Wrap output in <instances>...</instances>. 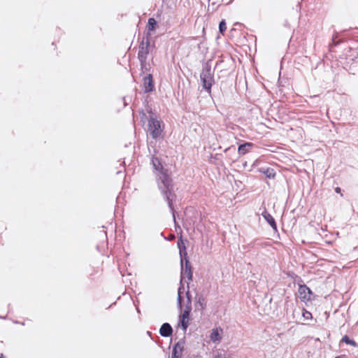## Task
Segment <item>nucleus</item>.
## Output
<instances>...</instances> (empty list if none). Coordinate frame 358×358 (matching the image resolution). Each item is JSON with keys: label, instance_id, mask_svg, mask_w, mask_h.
<instances>
[{"label": "nucleus", "instance_id": "nucleus-4", "mask_svg": "<svg viewBox=\"0 0 358 358\" xmlns=\"http://www.w3.org/2000/svg\"><path fill=\"white\" fill-rule=\"evenodd\" d=\"M151 34H145L138 47V59L140 62L144 63L147 60L148 55L150 51Z\"/></svg>", "mask_w": 358, "mask_h": 358}, {"label": "nucleus", "instance_id": "nucleus-19", "mask_svg": "<svg viewBox=\"0 0 358 358\" xmlns=\"http://www.w3.org/2000/svg\"><path fill=\"white\" fill-rule=\"evenodd\" d=\"M227 29V25H226V22L225 21L223 20H222L220 22V24H219V31L221 34H224V32L226 31Z\"/></svg>", "mask_w": 358, "mask_h": 358}, {"label": "nucleus", "instance_id": "nucleus-15", "mask_svg": "<svg viewBox=\"0 0 358 358\" xmlns=\"http://www.w3.org/2000/svg\"><path fill=\"white\" fill-rule=\"evenodd\" d=\"M262 172L268 178H274L275 176V171L272 168L262 169Z\"/></svg>", "mask_w": 358, "mask_h": 358}, {"label": "nucleus", "instance_id": "nucleus-18", "mask_svg": "<svg viewBox=\"0 0 358 358\" xmlns=\"http://www.w3.org/2000/svg\"><path fill=\"white\" fill-rule=\"evenodd\" d=\"M302 316L305 320H308L312 319V313L305 309H303Z\"/></svg>", "mask_w": 358, "mask_h": 358}, {"label": "nucleus", "instance_id": "nucleus-7", "mask_svg": "<svg viewBox=\"0 0 358 358\" xmlns=\"http://www.w3.org/2000/svg\"><path fill=\"white\" fill-rule=\"evenodd\" d=\"M155 90V84L152 74L149 73L143 78V91L149 93Z\"/></svg>", "mask_w": 358, "mask_h": 358}, {"label": "nucleus", "instance_id": "nucleus-23", "mask_svg": "<svg viewBox=\"0 0 358 358\" xmlns=\"http://www.w3.org/2000/svg\"><path fill=\"white\" fill-rule=\"evenodd\" d=\"M189 311L188 310H185L182 316H180V318H185V319H187L188 317H189Z\"/></svg>", "mask_w": 358, "mask_h": 358}, {"label": "nucleus", "instance_id": "nucleus-16", "mask_svg": "<svg viewBox=\"0 0 358 358\" xmlns=\"http://www.w3.org/2000/svg\"><path fill=\"white\" fill-rule=\"evenodd\" d=\"M343 343L348 344V345H352L355 348H357L358 347V344L352 339H350V337L347 335H345L344 336H343L342 338V340H341Z\"/></svg>", "mask_w": 358, "mask_h": 358}, {"label": "nucleus", "instance_id": "nucleus-21", "mask_svg": "<svg viewBox=\"0 0 358 358\" xmlns=\"http://www.w3.org/2000/svg\"><path fill=\"white\" fill-rule=\"evenodd\" d=\"M141 69L143 73L148 71L147 60H145L144 63L140 62Z\"/></svg>", "mask_w": 358, "mask_h": 358}, {"label": "nucleus", "instance_id": "nucleus-14", "mask_svg": "<svg viewBox=\"0 0 358 358\" xmlns=\"http://www.w3.org/2000/svg\"><path fill=\"white\" fill-rule=\"evenodd\" d=\"M157 26V21L153 18L150 17L148 19V24L146 26V33L145 34H150L151 31H154Z\"/></svg>", "mask_w": 358, "mask_h": 358}, {"label": "nucleus", "instance_id": "nucleus-34", "mask_svg": "<svg viewBox=\"0 0 358 358\" xmlns=\"http://www.w3.org/2000/svg\"><path fill=\"white\" fill-rule=\"evenodd\" d=\"M336 358H341V357H336Z\"/></svg>", "mask_w": 358, "mask_h": 358}, {"label": "nucleus", "instance_id": "nucleus-10", "mask_svg": "<svg viewBox=\"0 0 358 358\" xmlns=\"http://www.w3.org/2000/svg\"><path fill=\"white\" fill-rule=\"evenodd\" d=\"M257 216L259 217V221L262 222H266L267 224H276L274 218L264 209L261 215L257 213Z\"/></svg>", "mask_w": 358, "mask_h": 358}, {"label": "nucleus", "instance_id": "nucleus-24", "mask_svg": "<svg viewBox=\"0 0 358 358\" xmlns=\"http://www.w3.org/2000/svg\"><path fill=\"white\" fill-rule=\"evenodd\" d=\"M213 358H224V355L221 352H217Z\"/></svg>", "mask_w": 358, "mask_h": 358}, {"label": "nucleus", "instance_id": "nucleus-13", "mask_svg": "<svg viewBox=\"0 0 358 358\" xmlns=\"http://www.w3.org/2000/svg\"><path fill=\"white\" fill-rule=\"evenodd\" d=\"M222 329L221 328H216L213 329L210 338L213 342H219L222 340L221 333Z\"/></svg>", "mask_w": 358, "mask_h": 358}, {"label": "nucleus", "instance_id": "nucleus-3", "mask_svg": "<svg viewBox=\"0 0 358 358\" xmlns=\"http://www.w3.org/2000/svg\"><path fill=\"white\" fill-rule=\"evenodd\" d=\"M200 79L203 88L210 94L214 83V71L211 69L210 61H208L203 65Z\"/></svg>", "mask_w": 358, "mask_h": 358}, {"label": "nucleus", "instance_id": "nucleus-22", "mask_svg": "<svg viewBox=\"0 0 358 358\" xmlns=\"http://www.w3.org/2000/svg\"><path fill=\"white\" fill-rule=\"evenodd\" d=\"M194 213V209L193 208H187L185 210V215L186 217L189 216V214Z\"/></svg>", "mask_w": 358, "mask_h": 358}, {"label": "nucleus", "instance_id": "nucleus-11", "mask_svg": "<svg viewBox=\"0 0 358 358\" xmlns=\"http://www.w3.org/2000/svg\"><path fill=\"white\" fill-rule=\"evenodd\" d=\"M159 334L163 337H169L173 334V329L169 323H164L159 329Z\"/></svg>", "mask_w": 358, "mask_h": 358}, {"label": "nucleus", "instance_id": "nucleus-29", "mask_svg": "<svg viewBox=\"0 0 358 358\" xmlns=\"http://www.w3.org/2000/svg\"><path fill=\"white\" fill-rule=\"evenodd\" d=\"M174 238H175V236L174 235H171V236H170L169 240H173Z\"/></svg>", "mask_w": 358, "mask_h": 358}, {"label": "nucleus", "instance_id": "nucleus-9", "mask_svg": "<svg viewBox=\"0 0 358 358\" xmlns=\"http://www.w3.org/2000/svg\"><path fill=\"white\" fill-rule=\"evenodd\" d=\"M185 342L182 340L177 342L173 346L171 358H180L184 350Z\"/></svg>", "mask_w": 358, "mask_h": 358}, {"label": "nucleus", "instance_id": "nucleus-25", "mask_svg": "<svg viewBox=\"0 0 358 358\" xmlns=\"http://www.w3.org/2000/svg\"><path fill=\"white\" fill-rule=\"evenodd\" d=\"M174 227H175V229H176V232H178V231H180L181 232L182 229H181L180 225L177 224V225H174Z\"/></svg>", "mask_w": 358, "mask_h": 358}, {"label": "nucleus", "instance_id": "nucleus-27", "mask_svg": "<svg viewBox=\"0 0 358 358\" xmlns=\"http://www.w3.org/2000/svg\"><path fill=\"white\" fill-rule=\"evenodd\" d=\"M186 296H187V298L188 301H190V297H191V296H190V294H189V290H187V291L186 292Z\"/></svg>", "mask_w": 358, "mask_h": 358}, {"label": "nucleus", "instance_id": "nucleus-8", "mask_svg": "<svg viewBox=\"0 0 358 358\" xmlns=\"http://www.w3.org/2000/svg\"><path fill=\"white\" fill-rule=\"evenodd\" d=\"M195 311H203L206 308V299L201 294H196L194 298Z\"/></svg>", "mask_w": 358, "mask_h": 358}, {"label": "nucleus", "instance_id": "nucleus-17", "mask_svg": "<svg viewBox=\"0 0 358 358\" xmlns=\"http://www.w3.org/2000/svg\"><path fill=\"white\" fill-rule=\"evenodd\" d=\"M184 292H185L184 285L182 284V282H180V286L179 287L178 290V299H177L178 303L179 304H181V302H182V296H181V294Z\"/></svg>", "mask_w": 358, "mask_h": 358}, {"label": "nucleus", "instance_id": "nucleus-12", "mask_svg": "<svg viewBox=\"0 0 358 358\" xmlns=\"http://www.w3.org/2000/svg\"><path fill=\"white\" fill-rule=\"evenodd\" d=\"M254 147V144L252 143H245L241 144L238 148V152L240 155H244L246 153L249 152L250 150Z\"/></svg>", "mask_w": 358, "mask_h": 358}, {"label": "nucleus", "instance_id": "nucleus-30", "mask_svg": "<svg viewBox=\"0 0 358 358\" xmlns=\"http://www.w3.org/2000/svg\"><path fill=\"white\" fill-rule=\"evenodd\" d=\"M0 358H6L2 353H0Z\"/></svg>", "mask_w": 358, "mask_h": 358}, {"label": "nucleus", "instance_id": "nucleus-26", "mask_svg": "<svg viewBox=\"0 0 358 358\" xmlns=\"http://www.w3.org/2000/svg\"><path fill=\"white\" fill-rule=\"evenodd\" d=\"M335 192H336V193H341V187H336L335 188Z\"/></svg>", "mask_w": 358, "mask_h": 358}, {"label": "nucleus", "instance_id": "nucleus-32", "mask_svg": "<svg viewBox=\"0 0 358 358\" xmlns=\"http://www.w3.org/2000/svg\"><path fill=\"white\" fill-rule=\"evenodd\" d=\"M229 149H230V148H227V149H225V150H224V151H225V152H227V151L228 150H229Z\"/></svg>", "mask_w": 358, "mask_h": 358}, {"label": "nucleus", "instance_id": "nucleus-5", "mask_svg": "<svg viewBox=\"0 0 358 358\" xmlns=\"http://www.w3.org/2000/svg\"><path fill=\"white\" fill-rule=\"evenodd\" d=\"M148 131L152 138L157 139L162 135L163 131L162 122L154 117L152 115H151L148 120Z\"/></svg>", "mask_w": 358, "mask_h": 358}, {"label": "nucleus", "instance_id": "nucleus-33", "mask_svg": "<svg viewBox=\"0 0 358 358\" xmlns=\"http://www.w3.org/2000/svg\"><path fill=\"white\" fill-rule=\"evenodd\" d=\"M196 222V220L192 221L193 224H195Z\"/></svg>", "mask_w": 358, "mask_h": 358}, {"label": "nucleus", "instance_id": "nucleus-20", "mask_svg": "<svg viewBox=\"0 0 358 358\" xmlns=\"http://www.w3.org/2000/svg\"><path fill=\"white\" fill-rule=\"evenodd\" d=\"M180 321L182 329H183V331H185L188 327V320L185 318H180Z\"/></svg>", "mask_w": 358, "mask_h": 358}, {"label": "nucleus", "instance_id": "nucleus-1", "mask_svg": "<svg viewBox=\"0 0 358 358\" xmlns=\"http://www.w3.org/2000/svg\"><path fill=\"white\" fill-rule=\"evenodd\" d=\"M151 163L157 175V182L164 199L167 201L168 206L172 213L174 224H177L173 201L176 195L173 192V184L169 170L164 168L161 161L157 157L152 156Z\"/></svg>", "mask_w": 358, "mask_h": 358}, {"label": "nucleus", "instance_id": "nucleus-31", "mask_svg": "<svg viewBox=\"0 0 358 358\" xmlns=\"http://www.w3.org/2000/svg\"><path fill=\"white\" fill-rule=\"evenodd\" d=\"M187 289H189V282H187Z\"/></svg>", "mask_w": 358, "mask_h": 358}, {"label": "nucleus", "instance_id": "nucleus-6", "mask_svg": "<svg viewBox=\"0 0 358 358\" xmlns=\"http://www.w3.org/2000/svg\"><path fill=\"white\" fill-rule=\"evenodd\" d=\"M299 296L302 301H310L313 295L311 289L306 285H299Z\"/></svg>", "mask_w": 358, "mask_h": 358}, {"label": "nucleus", "instance_id": "nucleus-2", "mask_svg": "<svg viewBox=\"0 0 358 358\" xmlns=\"http://www.w3.org/2000/svg\"><path fill=\"white\" fill-rule=\"evenodd\" d=\"M178 247L179 249V253L180 257V280L181 282L184 279L187 278L188 281L192 280L193 272L192 269V265L188 259L187 252L185 245L180 238L178 241Z\"/></svg>", "mask_w": 358, "mask_h": 358}, {"label": "nucleus", "instance_id": "nucleus-28", "mask_svg": "<svg viewBox=\"0 0 358 358\" xmlns=\"http://www.w3.org/2000/svg\"><path fill=\"white\" fill-rule=\"evenodd\" d=\"M271 228H272V229H273V231H277V225L273 224V225H271Z\"/></svg>", "mask_w": 358, "mask_h": 358}]
</instances>
